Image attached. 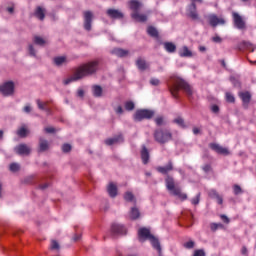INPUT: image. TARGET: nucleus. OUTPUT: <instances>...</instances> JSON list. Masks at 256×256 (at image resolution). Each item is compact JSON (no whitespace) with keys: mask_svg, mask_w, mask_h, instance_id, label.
<instances>
[{"mask_svg":"<svg viewBox=\"0 0 256 256\" xmlns=\"http://www.w3.org/2000/svg\"><path fill=\"white\" fill-rule=\"evenodd\" d=\"M156 171L161 175H165L166 189H168L172 195L179 197V199H182V201L187 199V194L181 193V188L175 186V178L169 175L171 171H175V164H173V160H169L164 166L156 167Z\"/></svg>","mask_w":256,"mask_h":256,"instance_id":"f257e3e1","label":"nucleus"},{"mask_svg":"<svg viewBox=\"0 0 256 256\" xmlns=\"http://www.w3.org/2000/svg\"><path fill=\"white\" fill-rule=\"evenodd\" d=\"M97 71H99V61L94 60L84 63L75 68L73 75L70 78L65 79L63 84L69 85V83H73V81H81V79H85V77L95 75Z\"/></svg>","mask_w":256,"mask_h":256,"instance_id":"f03ea898","label":"nucleus"},{"mask_svg":"<svg viewBox=\"0 0 256 256\" xmlns=\"http://www.w3.org/2000/svg\"><path fill=\"white\" fill-rule=\"evenodd\" d=\"M168 89L174 99H179V91H184L189 101L193 99V87L180 77H171L168 82Z\"/></svg>","mask_w":256,"mask_h":256,"instance_id":"7ed1b4c3","label":"nucleus"},{"mask_svg":"<svg viewBox=\"0 0 256 256\" xmlns=\"http://www.w3.org/2000/svg\"><path fill=\"white\" fill-rule=\"evenodd\" d=\"M154 141L159 145H165L169 141H173V132L167 128H157L153 132Z\"/></svg>","mask_w":256,"mask_h":256,"instance_id":"20e7f679","label":"nucleus"},{"mask_svg":"<svg viewBox=\"0 0 256 256\" xmlns=\"http://www.w3.org/2000/svg\"><path fill=\"white\" fill-rule=\"evenodd\" d=\"M123 235H127V227L123 224L112 223L110 227V236L112 239H117V237H121Z\"/></svg>","mask_w":256,"mask_h":256,"instance_id":"39448f33","label":"nucleus"},{"mask_svg":"<svg viewBox=\"0 0 256 256\" xmlns=\"http://www.w3.org/2000/svg\"><path fill=\"white\" fill-rule=\"evenodd\" d=\"M0 93L3 97H13L15 95V82L6 81L0 85Z\"/></svg>","mask_w":256,"mask_h":256,"instance_id":"423d86ee","label":"nucleus"},{"mask_svg":"<svg viewBox=\"0 0 256 256\" xmlns=\"http://www.w3.org/2000/svg\"><path fill=\"white\" fill-rule=\"evenodd\" d=\"M155 117V111L149 109L137 110L134 114V121L141 122L143 119H153Z\"/></svg>","mask_w":256,"mask_h":256,"instance_id":"0eeeda50","label":"nucleus"},{"mask_svg":"<svg viewBox=\"0 0 256 256\" xmlns=\"http://www.w3.org/2000/svg\"><path fill=\"white\" fill-rule=\"evenodd\" d=\"M84 19V29L85 31H91L93 25V19H95V14L91 10H86L83 12Z\"/></svg>","mask_w":256,"mask_h":256,"instance_id":"6e6552de","label":"nucleus"},{"mask_svg":"<svg viewBox=\"0 0 256 256\" xmlns=\"http://www.w3.org/2000/svg\"><path fill=\"white\" fill-rule=\"evenodd\" d=\"M153 237V234H151V230L148 228H140L138 230V240L140 243H144V241H150L151 238Z\"/></svg>","mask_w":256,"mask_h":256,"instance_id":"1a4fd4ad","label":"nucleus"},{"mask_svg":"<svg viewBox=\"0 0 256 256\" xmlns=\"http://www.w3.org/2000/svg\"><path fill=\"white\" fill-rule=\"evenodd\" d=\"M232 17H233V21L236 29H240V30L247 29L245 20H243L241 15H239V13L233 12Z\"/></svg>","mask_w":256,"mask_h":256,"instance_id":"9d476101","label":"nucleus"},{"mask_svg":"<svg viewBox=\"0 0 256 256\" xmlns=\"http://www.w3.org/2000/svg\"><path fill=\"white\" fill-rule=\"evenodd\" d=\"M14 151L17 155L20 156L25 155L28 157V155H31V147H29L27 144H19L14 148Z\"/></svg>","mask_w":256,"mask_h":256,"instance_id":"9b49d317","label":"nucleus"},{"mask_svg":"<svg viewBox=\"0 0 256 256\" xmlns=\"http://www.w3.org/2000/svg\"><path fill=\"white\" fill-rule=\"evenodd\" d=\"M186 15H187V17H189V19H192V21L199 20V13H197V4L196 3H191L188 6Z\"/></svg>","mask_w":256,"mask_h":256,"instance_id":"f8f14e48","label":"nucleus"},{"mask_svg":"<svg viewBox=\"0 0 256 256\" xmlns=\"http://www.w3.org/2000/svg\"><path fill=\"white\" fill-rule=\"evenodd\" d=\"M239 97L242 101V105L244 109H249V103H251V92L245 91V92H239Z\"/></svg>","mask_w":256,"mask_h":256,"instance_id":"ddd939ff","label":"nucleus"},{"mask_svg":"<svg viewBox=\"0 0 256 256\" xmlns=\"http://www.w3.org/2000/svg\"><path fill=\"white\" fill-rule=\"evenodd\" d=\"M210 149H212V151H215V153H218V155H229V149L224 148L223 146L217 144V143H210L209 144Z\"/></svg>","mask_w":256,"mask_h":256,"instance_id":"4468645a","label":"nucleus"},{"mask_svg":"<svg viewBox=\"0 0 256 256\" xmlns=\"http://www.w3.org/2000/svg\"><path fill=\"white\" fill-rule=\"evenodd\" d=\"M106 15L107 17H109L110 19H123V17H125V15L123 14V12L117 10V9H113V8H109L106 11Z\"/></svg>","mask_w":256,"mask_h":256,"instance_id":"2eb2a0df","label":"nucleus"},{"mask_svg":"<svg viewBox=\"0 0 256 256\" xmlns=\"http://www.w3.org/2000/svg\"><path fill=\"white\" fill-rule=\"evenodd\" d=\"M208 21L211 27H217V25H225V20L223 18L217 17L215 14L209 15Z\"/></svg>","mask_w":256,"mask_h":256,"instance_id":"dca6fc26","label":"nucleus"},{"mask_svg":"<svg viewBox=\"0 0 256 256\" xmlns=\"http://www.w3.org/2000/svg\"><path fill=\"white\" fill-rule=\"evenodd\" d=\"M182 219L185 221V227H193V213L191 211L182 212Z\"/></svg>","mask_w":256,"mask_h":256,"instance_id":"f3484780","label":"nucleus"},{"mask_svg":"<svg viewBox=\"0 0 256 256\" xmlns=\"http://www.w3.org/2000/svg\"><path fill=\"white\" fill-rule=\"evenodd\" d=\"M37 105H38V109H40V111H46L47 115H51V105L49 101L46 102H42L41 100H37L36 101Z\"/></svg>","mask_w":256,"mask_h":256,"instance_id":"a211bd4d","label":"nucleus"},{"mask_svg":"<svg viewBox=\"0 0 256 256\" xmlns=\"http://www.w3.org/2000/svg\"><path fill=\"white\" fill-rule=\"evenodd\" d=\"M136 67H138L139 71H147L149 63L143 57H138L136 59Z\"/></svg>","mask_w":256,"mask_h":256,"instance_id":"6ab92c4d","label":"nucleus"},{"mask_svg":"<svg viewBox=\"0 0 256 256\" xmlns=\"http://www.w3.org/2000/svg\"><path fill=\"white\" fill-rule=\"evenodd\" d=\"M125 139L122 134L116 135L113 138H108L105 140V144L108 146L115 145L117 143H123Z\"/></svg>","mask_w":256,"mask_h":256,"instance_id":"aec40b11","label":"nucleus"},{"mask_svg":"<svg viewBox=\"0 0 256 256\" xmlns=\"http://www.w3.org/2000/svg\"><path fill=\"white\" fill-rule=\"evenodd\" d=\"M150 243H151L152 247L154 249H156V251L158 252V255L163 256L162 255V249H161V242H159V239L155 236H152L150 238Z\"/></svg>","mask_w":256,"mask_h":256,"instance_id":"412c9836","label":"nucleus"},{"mask_svg":"<svg viewBox=\"0 0 256 256\" xmlns=\"http://www.w3.org/2000/svg\"><path fill=\"white\" fill-rule=\"evenodd\" d=\"M45 151H49V141L45 140L43 137H40L38 153H45Z\"/></svg>","mask_w":256,"mask_h":256,"instance_id":"4be33fe9","label":"nucleus"},{"mask_svg":"<svg viewBox=\"0 0 256 256\" xmlns=\"http://www.w3.org/2000/svg\"><path fill=\"white\" fill-rule=\"evenodd\" d=\"M131 17L137 23H145L147 22V15L140 14L139 12H132Z\"/></svg>","mask_w":256,"mask_h":256,"instance_id":"5701e85b","label":"nucleus"},{"mask_svg":"<svg viewBox=\"0 0 256 256\" xmlns=\"http://www.w3.org/2000/svg\"><path fill=\"white\" fill-rule=\"evenodd\" d=\"M53 63L56 67H63V65H67L69 61L67 60V56H57L53 58Z\"/></svg>","mask_w":256,"mask_h":256,"instance_id":"b1692460","label":"nucleus"},{"mask_svg":"<svg viewBox=\"0 0 256 256\" xmlns=\"http://www.w3.org/2000/svg\"><path fill=\"white\" fill-rule=\"evenodd\" d=\"M141 159L144 165H147L149 163L150 154L149 150L147 149V146H142V150L140 152Z\"/></svg>","mask_w":256,"mask_h":256,"instance_id":"393cba45","label":"nucleus"},{"mask_svg":"<svg viewBox=\"0 0 256 256\" xmlns=\"http://www.w3.org/2000/svg\"><path fill=\"white\" fill-rule=\"evenodd\" d=\"M117 191V185H115V183L113 182H110L107 186V193L109 194V197L115 199V197L117 196Z\"/></svg>","mask_w":256,"mask_h":256,"instance_id":"a878e982","label":"nucleus"},{"mask_svg":"<svg viewBox=\"0 0 256 256\" xmlns=\"http://www.w3.org/2000/svg\"><path fill=\"white\" fill-rule=\"evenodd\" d=\"M34 15L37 19H39V21H45V8L37 6L34 11Z\"/></svg>","mask_w":256,"mask_h":256,"instance_id":"bb28decb","label":"nucleus"},{"mask_svg":"<svg viewBox=\"0 0 256 256\" xmlns=\"http://www.w3.org/2000/svg\"><path fill=\"white\" fill-rule=\"evenodd\" d=\"M112 55H116V57H127L129 55V50H125L123 48H114L111 50Z\"/></svg>","mask_w":256,"mask_h":256,"instance_id":"cd10ccee","label":"nucleus"},{"mask_svg":"<svg viewBox=\"0 0 256 256\" xmlns=\"http://www.w3.org/2000/svg\"><path fill=\"white\" fill-rule=\"evenodd\" d=\"M129 7H130L132 13H139V9H141L142 4H141V2H139L137 0H131L129 2Z\"/></svg>","mask_w":256,"mask_h":256,"instance_id":"c85d7f7f","label":"nucleus"},{"mask_svg":"<svg viewBox=\"0 0 256 256\" xmlns=\"http://www.w3.org/2000/svg\"><path fill=\"white\" fill-rule=\"evenodd\" d=\"M239 49H246L247 51H251V53H253V51H255V45L249 41H242L239 45Z\"/></svg>","mask_w":256,"mask_h":256,"instance_id":"c756f323","label":"nucleus"},{"mask_svg":"<svg viewBox=\"0 0 256 256\" xmlns=\"http://www.w3.org/2000/svg\"><path fill=\"white\" fill-rule=\"evenodd\" d=\"M209 197H211V199H216L218 205H223V196L219 195L216 190H211L209 192Z\"/></svg>","mask_w":256,"mask_h":256,"instance_id":"7c9ffc66","label":"nucleus"},{"mask_svg":"<svg viewBox=\"0 0 256 256\" xmlns=\"http://www.w3.org/2000/svg\"><path fill=\"white\" fill-rule=\"evenodd\" d=\"M163 45L167 53H175L177 51V46L173 42H164Z\"/></svg>","mask_w":256,"mask_h":256,"instance_id":"2f4dec72","label":"nucleus"},{"mask_svg":"<svg viewBox=\"0 0 256 256\" xmlns=\"http://www.w3.org/2000/svg\"><path fill=\"white\" fill-rule=\"evenodd\" d=\"M141 217V212L137 207H132L130 210V219L132 221H137Z\"/></svg>","mask_w":256,"mask_h":256,"instance_id":"473e14b6","label":"nucleus"},{"mask_svg":"<svg viewBox=\"0 0 256 256\" xmlns=\"http://www.w3.org/2000/svg\"><path fill=\"white\" fill-rule=\"evenodd\" d=\"M179 55L180 57H193V52H191L187 46H184L179 51Z\"/></svg>","mask_w":256,"mask_h":256,"instance_id":"72a5a7b5","label":"nucleus"},{"mask_svg":"<svg viewBox=\"0 0 256 256\" xmlns=\"http://www.w3.org/2000/svg\"><path fill=\"white\" fill-rule=\"evenodd\" d=\"M94 97H102L103 96V88L99 85H94L92 87Z\"/></svg>","mask_w":256,"mask_h":256,"instance_id":"f704fd0d","label":"nucleus"},{"mask_svg":"<svg viewBox=\"0 0 256 256\" xmlns=\"http://www.w3.org/2000/svg\"><path fill=\"white\" fill-rule=\"evenodd\" d=\"M33 41L35 45H39V47H45V45H47V41L41 36H34Z\"/></svg>","mask_w":256,"mask_h":256,"instance_id":"c9c22d12","label":"nucleus"},{"mask_svg":"<svg viewBox=\"0 0 256 256\" xmlns=\"http://www.w3.org/2000/svg\"><path fill=\"white\" fill-rule=\"evenodd\" d=\"M147 33H148V35H150V37H154L155 39H157V37H159V31H157V28H155L153 26H149L147 28Z\"/></svg>","mask_w":256,"mask_h":256,"instance_id":"e433bc0d","label":"nucleus"},{"mask_svg":"<svg viewBox=\"0 0 256 256\" xmlns=\"http://www.w3.org/2000/svg\"><path fill=\"white\" fill-rule=\"evenodd\" d=\"M154 122L156 123L157 127H163V125H167V121H165V116H157L154 119Z\"/></svg>","mask_w":256,"mask_h":256,"instance_id":"4c0bfd02","label":"nucleus"},{"mask_svg":"<svg viewBox=\"0 0 256 256\" xmlns=\"http://www.w3.org/2000/svg\"><path fill=\"white\" fill-rule=\"evenodd\" d=\"M173 123L178 125L179 127H182V129L187 128V125H185V120L182 117H177L173 120Z\"/></svg>","mask_w":256,"mask_h":256,"instance_id":"58836bf2","label":"nucleus"},{"mask_svg":"<svg viewBox=\"0 0 256 256\" xmlns=\"http://www.w3.org/2000/svg\"><path fill=\"white\" fill-rule=\"evenodd\" d=\"M28 134H29V130H27V128H25V127H21L17 131L18 137H21L22 139L27 137Z\"/></svg>","mask_w":256,"mask_h":256,"instance_id":"ea45409f","label":"nucleus"},{"mask_svg":"<svg viewBox=\"0 0 256 256\" xmlns=\"http://www.w3.org/2000/svg\"><path fill=\"white\" fill-rule=\"evenodd\" d=\"M124 199L125 201H129L131 203H137V201L135 200V195H133L131 192H126L124 194Z\"/></svg>","mask_w":256,"mask_h":256,"instance_id":"a19ab883","label":"nucleus"},{"mask_svg":"<svg viewBox=\"0 0 256 256\" xmlns=\"http://www.w3.org/2000/svg\"><path fill=\"white\" fill-rule=\"evenodd\" d=\"M210 229L213 233H215V231H217V229H223V224H221V223H211L210 224Z\"/></svg>","mask_w":256,"mask_h":256,"instance_id":"79ce46f5","label":"nucleus"},{"mask_svg":"<svg viewBox=\"0 0 256 256\" xmlns=\"http://www.w3.org/2000/svg\"><path fill=\"white\" fill-rule=\"evenodd\" d=\"M233 192H234V195H241V193H243V188H241V186H239V184H234Z\"/></svg>","mask_w":256,"mask_h":256,"instance_id":"37998d69","label":"nucleus"},{"mask_svg":"<svg viewBox=\"0 0 256 256\" xmlns=\"http://www.w3.org/2000/svg\"><path fill=\"white\" fill-rule=\"evenodd\" d=\"M73 149V146L69 143H65L62 145V151L63 153H71V150Z\"/></svg>","mask_w":256,"mask_h":256,"instance_id":"c03bdc74","label":"nucleus"},{"mask_svg":"<svg viewBox=\"0 0 256 256\" xmlns=\"http://www.w3.org/2000/svg\"><path fill=\"white\" fill-rule=\"evenodd\" d=\"M9 169L12 171V173H17V171L21 169V166H19L17 163H11Z\"/></svg>","mask_w":256,"mask_h":256,"instance_id":"a18cd8bd","label":"nucleus"},{"mask_svg":"<svg viewBox=\"0 0 256 256\" xmlns=\"http://www.w3.org/2000/svg\"><path fill=\"white\" fill-rule=\"evenodd\" d=\"M225 97L227 103H235V96H233L231 92H226Z\"/></svg>","mask_w":256,"mask_h":256,"instance_id":"49530a36","label":"nucleus"},{"mask_svg":"<svg viewBox=\"0 0 256 256\" xmlns=\"http://www.w3.org/2000/svg\"><path fill=\"white\" fill-rule=\"evenodd\" d=\"M125 109L126 111H133V109H135V103H133V101H127L125 103Z\"/></svg>","mask_w":256,"mask_h":256,"instance_id":"de8ad7c7","label":"nucleus"},{"mask_svg":"<svg viewBox=\"0 0 256 256\" xmlns=\"http://www.w3.org/2000/svg\"><path fill=\"white\" fill-rule=\"evenodd\" d=\"M50 249H52L53 251H59V249H61V246L59 245V242H57V240H52Z\"/></svg>","mask_w":256,"mask_h":256,"instance_id":"09e8293b","label":"nucleus"},{"mask_svg":"<svg viewBox=\"0 0 256 256\" xmlns=\"http://www.w3.org/2000/svg\"><path fill=\"white\" fill-rule=\"evenodd\" d=\"M183 247L185 249H194L195 248V241L190 240V241L184 243Z\"/></svg>","mask_w":256,"mask_h":256,"instance_id":"8fccbe9b","label":"nucleus"},{"mask_svg":"<svg viewBox=\"0 0 256 256\" xmlns=\"http://www.w3.org/2000/svg\"><path fill=\"white\" fill-rule=\"evenodd\" d=\"M24 183L27 185H31V183H35V176H28L24 178Z\"/></svg>","mask_w":256,"mask_h":256,"instance_id":"3c124183","label":"nucleus"},{"mask_svg":"<svg viewBox=\"0 0 256 256\" xmlns=\"http://www.w3.org/2000/svg\"><path fill=\"white\" fill-rule=\"evenodd\" d=\"M28 51H29V55H31V57H36L37 56V53L35 51V47H33L32 44H30L28 46Z\"/></svg>","mask_w":256,"mask_h":256,"instance_id":"603ef678","label":"nucleus"},{"mask_svg":"<svg viewBox=\"0 0 256 256\" xmlns=\"http://www.w3.org/2000/svg\"><path fill=\"white\" fill-rule=\"evenodd\" d=\"M160 83H161V81H159V79H157V78H152V79L150 80V85H153L154 87L159 86Z\"/></svg>","mask_w":256,"mask_h":256,"instance_id":"864d4df0","label":"nucleus"},{"mask_svg":"<svg viewBox=\"0 0 256 256\" xmlns=\"http://www.w3.org/2000/svg\"><path fill=\"white\" fill-rule=\"evenodd\" d=\"M193 256H205V250L203 249L195 250Z\"/></svg>","mask_w":256,"mask_h":256,"instance_id":"5fc2aeb1","label":"nucleus"},{"mask_svg":"<svg viewBox=\"0 0 256 256\" xmlns=\"http://www.w3.org/2000/svg\"><path fill=\"white\" fill-rule=\"evenodd\" d=\"M212 113H215L216 115L219 114L220 108L217 104H214L211 106Z\"/></svg>","mask_w":256,"mask_h":256,"instance_id":"6e6d98bb","label":"nucleus"},{"mask_svg":"<svg viewBox=\"0 0 256 256\" xmlns=\"http://www.w3.org/2000/svg\"><path fill=\"white\" fill-rule=\"evenodd\" d=\"M201 199V194H198L195 198L192 199V205H199Z\"/></svg>","mask_w":256,"mask_h":256,"instance_id":"4d7b16f0","label":"nucleus"},{"mask_svg":"<svg viewBox=\"0 0 256 256\" xmlns=\"http://www.w3.org/2000/svg\"><path fill=\"white\" fill-rule=\"evenodd\" d=\"M48 187H49V183H44V184L38 185V189H40L41 191H45V189H47Z\"/></svg>","mask_w":256,"mask_h":256,"instance_id":"13d9d810","label":"nucleus"},{"mask_svg":"<svg viewBox=\"0 0 256 256\" xmlns=\"http://www.w3.org/2000/svg\"><path fill=\"white\" fill-rule=\"evenodd\" d=\"M212 41H213L214 43H221V42L223 41V39H222L221 37H219V36H214V37L212 38Z\"/></svg>","mask_w":256,"mask_h":256,"instance_id":"bf43d9fd","label":"nucleus"},{"mask_svg":"<svg viewBox=\"0 0 256 256\" xmlns=\"http://www.w3.org/2000/svg\"><path fill=\"white\" fill-rule=\"evenodd\" d=\"M220 219L224 222V223H229V217H227L226 215L222 214L220 215Z\"/></svg>","mask_w":256,"mask_h":256,"instance_id":"052dcab7","label":"nucleus"},{"mask_svg":"<svg viewBox=\"0 0 256 256\" xmlns=\"http://www.w3.org/2000/svg\"><path fill=\"white\" fill-rule=\"evenodd\" d=\"M203 171L205 173H209V171H211V165L210 164H206L203 166Z\"/></svg>","mask_w":256,"mask_h":256,"instance_id":"680f3d73","label":"nucleus"},{"mask_svg":"<svg viewBox=\"0 0 256 256\" xmlns=\"http://www.w3.org/2000/svg\"><path fill=\"white\" fill-rule=\"evenodd\" d=\"M45 131L47 133H56L57 130L54 127H47L45 128Z\"/></svg>","mask_w":256,"mask_h":256,"instance_id":"e2e57ef3","label":"nucleus"},{"mask_svg":"<svg viewBox=\"0 0 256 256\" xmlns=\"http://www.w3.org/2000/svg\"><path fill=\"white\" fill-rule=\"evenodd\" d=\"M116 113L118 115H123V107L122 106H118L116 109H115Z\"/></svg>","mask_w":256,"mask_h":256,"instance_id":"0e129e2a","label":"nucleus"},{"mask_svg":"<svg viewBox=\"0 0 256 256\" xmlns=\"http://www.w3.org/2000/svg\"><path fill=\"white\" fill-rule=\"evenodd\" d=\"M77 96L78 97H85V91H83V89L78 90Z\"/></svg>","mask_w":256,"mask_h":256,"instance_id":"69168bd1","label":"nucleus"},{"mask_svg":"<svg viewBox=\"0 0 256 256\" xmlns=\"http://www.w3.org/2000/svg\"><path fill=\"white\" fill-rule=\"evenodd\" d=\"M241 253H242V255H247V253H248L247 247L243 246L241 249Z\"/></svg>","mask_w":256,"mask_h":256,"instance_id":"338daca9","label":"nucleus"},{"mask_svg":"<svg viewBox=\"0 0 256 256\" xmlns=\"http://www.w3.org/2000/svg\"><path fill=\"white\" fill-rule=\"evenodd\" d=\"M24 111L25 113H29L31 111V106H25Z\"/></svg>","mask_w":256,"mask_h":256,"instance_id":"774afa93","label":"nucleus"}]
</instances>
